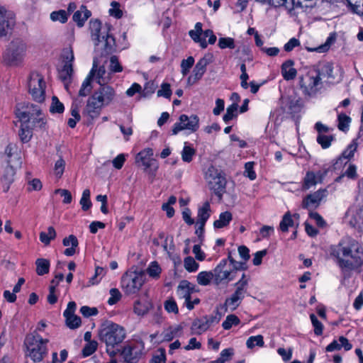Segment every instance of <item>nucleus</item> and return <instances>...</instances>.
<instances>
[{
  "mask_svg": "<svg viewBox=\"0 0 363 363\" xmlns=\"http://www.w3.org/2000/svg\"><path fill=\"white\" fill-rule=\"evenodd\" d=\"M331 255L336 258L337 265L343 272L357 269L363 264V246L350 237L343 238L333 246Z\"/></svg>",
  "mask_w": 363,
  "mask_h": 363,
  "instance_id": "obj_1",
  "label": "nucleus"
},
{
  "mask_svg": "<svg viewBox=\"0 0 363 363\" xmlns=\"http://www.w3.org/2000/svg\"><path fill=\"white\" fill-rule=\"evenodd\" d=\"M112 26L109 23L102 25L99 19L89 21L91 38L95 45V51L101 56L109 55L116 50L114 37L111 33Z\"/></svg>",
  "mask_w": 363,
  "mask_h": 363,
  "instance_id": "obj_2",
  "label": "nucleus"
},
{
  "mask_svg": "<svg viewBox=\"0 0 363 363\" xmlns=\"http://www.w3.org/2000/svg\"><path fill=\"white\" fill-rule=\"evenodd\" d=\"M116 91L107 84L100 85L89 98L84 114L93 120L99 116L102 107L108 106L114 99Z\"/></svg>",
  "mask_w": 363,
  "mask_h": 363,
  "instance_id": "obj_3",
  "label": "nucleus"
},
{
  "mask_svg": "<svg viewBox=\"0 0 363 363\" xmlns=\"http://www.w3.org/2000/svg\"><path fill=\"white\" fill-rule=\"evenodd\" d=\"M43 104L26 103L18 104L16 108V116L21 121H26L33 124L34 127L45 129L46 118L43 113Z\"/></svg>",
  "mask_w": 363,
  "mask_h": 363,
  "instance_id": "obj_4",
  "label": "nucleus"
},
{
  "mask_svg": "<svg viewBox=\"0 0 363 363\" xmlns=\"http://www.w3.org/2000/svg\"><path fill=\"white\" fill-rule=\"evenodd\" d=\"M125 329L113 322H106L99 330V340L106 346H117L125 338Z\"/></svg>",
  "mask_w": 363,
  "mask_h": 363,
  "instance_id": "obj_5",
  "label": "nucleus"
},
{
  "mask_svg": "<svg viewBox=\"0 0 363 363\" xmlns=\"http://www.w3.org/2000/svg\"><path fill=\"white\" fill-rule=\"evenodd\" d=\"M27 51L26 43L21 38H14L8 45L4 60L10 66H17L24 60Z\"/></svg>",
  "mask_w": 363,
  "mask_h": 363,
  "instance_id": "obj_6",
  "label": "nucleus"
},
{
  "mask_svg": "<svg viewBox=\"0 0 363 363\" xmlns=\"http://www.w3.org/2000/svg\"><path fill=\"white\" fill-rule=\"evenodd\" d=\"M93 80H96L99 85L107 84L110 80V77L106 75L104 66L98 67L96 60H94L93 67L81 86L79 91V96H86L89 94L92 89L91 82Z\"/></svg>",
  "mask_w": 363,
  "mask_h": 363,
  "instance_id": "obj_7",
  "label": "nucleus"
},
{
  "mask_svg": "<svg viewBox=\"0 0 363 363\" xmlns=\"http://www.w3.org/2000/svg\"><path fill=\"white\" fill-rule=\"evenodd\" d=\"M48 342V339H43L40 335L34 333L26 336L24 343L29 352L30 357L34 362H39L43 360L47 353Z\"/></svg>",
  "mask_w": 363,
  "mask_h": 363,
  "instance_id": "obj_8",
  "label": "nucleus"
},
{
  "mask_svg": "<svg viewBox=\"0 0 363 363\" xmlns=\"http://www.w3.org/2000/svg\"><path fill=\"white\" fill-rule=\"evenodd\" d=\"M145 281L144 272L128 271L121 277V287L125 294H135L140 290Z\"/></svg>",
  "mask_w": 363,
  "mask_h": 363,
  "instance_id": "obj_9",
  "label": "nucleus"
},
{
  "mask_svg": "<svg viewBox=\"0 0 363 363\" xmlns=\"http://www.w3.org/2000/svg\"><path fill=\"white\" fill-rule=\"evenodd\" d=\"M46 84L43 77L37 72H32L28 79V89L35 102L43 104L45 100Z\"/></svg>",
  "mask_w": 363,
  "mask_h": 363,
  "instance_id": "obj_10",
  "label": "nucleus"
},
{
  "mask_svg": "<svg viewBox=\"0 0 363 363\" xmlns=\"http://www.w3.org/2000/svg\"><path fill=\"white\" fill-rule=\"evenodd\" d=\"M299 83L306 94L313 96L320 88L321 79L313 68L311 67L308 69L305 76L300 77Z\"/></svg>",
  "mask_w": 363,
  "mask_h": 363,
  "instance_id": "obj_11",
  "label": "nucleus"
},
{
  "mask_svg": "<svg viewBox=\"0 0 363 363\" xmlns=\"http://www.w3.org/2000/svg\"><path fill=\"white\" fill-rule=\"evenodd\" d=\"M208 185L214 194L220 199H222L223 194L225 191L226 179L225 174L220 170L214 168L208 169Z\"/></svg>",
  "mask_w": 363,
  "mask_h": 363,
  "instance_id": "obj_12",
  "label": "nucleus"
},
{
  "mask_svg": "<svg viewBox=\"0 0 363 363\" xmlns=\"http://www.w3.org/2000/svg\"><path fill=\"white\" fill-rule=\"evenodd\" d=\"M199 118L196 115L188 116L186 114H182L179 118V122L174 123L172 128V134L177 135L179 132L188 130L191 132H196L199 128Z\"/></svg>",
  "mask_w": 363,
  "mask_h": 363,
  "instance_id": "obj_13",
  "label": "nucleus"
},
{
  "mask_svg": "<svg viewBox=\"0 0 363 363\" xmlns=\"http://www.w3.org/2000/svg\"><path fill=\"white\" fill-rule=\"evenodd\" d=\"M143 350L144 342L140 340L136 343L124 346L121 354L126 363H135L142 354Z\"/></svg>",
  "mask_w": 363,
  "mask_h": 363,
  "instance_id": "obj_14",
  "label": "nucleus"
},
{
  "mask_svg": "<svg viewBox=\"0 0 363 363\" xmlns=\"http://www.w3.org/2000/svg\"><path fill=\"white\" fill-rule=\"evenodd\" d=\"M227 259H222L213 271L214 282L216 285L228 283L232 281L234 277L233 270L226 269Z\"/></svg>",
  "mask_w": 363,
  "mask_h": 363,
  "instance_id": "obj_15",
  "label": "nucleus"
},
{
  "mask_svg": "<svg viewBox=\"0 0 363 363\" xmlns=\"http://www.w3.org/2000/svg\"><path fill=\"white\" fill-rule=\"evenodd\" d=\"M153 154L152 148H145L137 154L135 162L141 164L145 167V170L150 169L151 171L156 172L158 169V165L156 160L152 158Z\"/></svg>",
  "mask_w": 363,
  "mask_h": 363,
  "instance_id": "obj_16",
  "label": "nucleus"
},
{
  "mask_svg": "<svg viewBox=\"0 0 363 363\" xmlns=\"http://www.w3.org/2000/svg\"><path fill=\"white\" fill-rule=\"evenodd\" d=\"M213 55L211 53L206 54L201 58L193 70V75L188 78L189 83H195L199 80L206 71V67L213 62Z\"/></svg>",
  "mask_w": 363,
  "mask_h": 363,
  "instance_id": "obj_17",
  "label": "nucleus"
},
{
  "mask_svg": "<svg viewBox=\"0 0 363 363\" xmlns=\"http://www.w3.org/2000/svg\"><path fill=\"white\" fill-rule=\"evenodd\" d=\"M14 25L13 13L4 7H0V38L6 36Z\"/></svg>",
  "mask_w": 363,
  "mask_h": 363,
  "instance_id": "obj_18",
  "label": "nucleus"
},
{
  "mask_svg": "<svg viewBox=\"0 0 363 363\" xmlns=\"http://www.w3.org/2000/svg\"><path fill=\"white\" fill-rule=\"evenodd\" d=\"M325 190L319 189L318 191L307 195L302 201V208L308 210L316 208L320 203L321 200L325 196Z\"/></svg>",
  "mask_w": 363,
  "mask_h": 363,
  "instance_id": "obj_19",
  "label": "nucleus"
},
{
  "mask_svg": "<svg viewBox=\"0 0 363 363\" xmlns=\"http://www.w3.org/2000/svg\"><path fill=\"white\" fill-rule=\"evenodd\" d=\"M4 155L9 166H19L21 164V157L16 144L9 143L5 148Z\"/></svg>",
  "mask_w": 363,
  "mask_h": 363,
  "instance_id": "obj_20",
  "label": "nucleus"
},
{
  "mask_svg": "<svg viewBox=\"0 0 363 363\" xmlns=\"http://www.w3.org/2000/svg\"><path fill=\"white\" fill-rule=\"evenodd\" d=\"M195 287L194 284L187 280H182L179 282L177 293L179 298L184 299V304H185L189 298H191V295L196 291Z\"/></svg>",
  "mask_w": 363,
  "mask_h": 363,
  "instance_id": "obj_21",
  "label": "nucleus"
},
{
  "mask_svg": "<svg viewBox=\"0 0 363 363\" xmlns=\"http://www.w3.org/2000/svg\"><path fill=\"white\" fill-rule=\"evenodd\" d=\"M316 74L322 79L323 77L334 79L333 76V66L331 63L328 62H318L312 66Z\"/></svg>",
  "mask_w": 363,
  "mask_h": 363,
  "instance_id": "obj_22",
  "label": "nucleus"
},
{
  "mask_svg": "<svg viewBox=\"0 0 363 363\" xmlns=\"http://www.w3.org/2000/svg\"><path fill=\"white\" fill-rule=\"evenodd\" d=\"M244 297L245 294L235 291L230 297L225 299L221 308H224L225 311H227L228 308L233 311L240 306Z\"/></svg>",
  "mask_w": 363,
  "mask_h": 363,
  "instance_id": "obj_23",
  "label": "nucleus"
},
{
  "mask_svg": "<svg viewBox=\"0 0 363 363\" xmlns=\"http://www.w3.org/2000/svg\"><path fill=\"white\" fill-rule=\"evenodd\" d=\"M323 174L321 172L314 173L313 172H308L304 177L302 186L303 190H308L311 187L315 186L318 182L322 181Z\"/></svg>",
  "mask_w": 363,
  "mask_h": 363,
  "instance_id": "obj_24",
  "label": "nucleus"
},
{
  "mask_svg": "<svg viewBox=\"0 0 363 363\" xmlns=\"http://www.w3.org/2000/svg\"><path fill=\"white\" fill-rule=\"evenodd\" d=\"M35 128H38L34 127L33 124L26 121H21V127L18 132L21 141L23 143L29 142L33 137V130Z\"/></svg>",
  "mask_w": 363,
  "mask_h": 363,
  "instance_id": "obj_25",
  "label": "nucleus"
},
{
  "mask_svg": "<svg viewBox=\"0 0 363 363\" xmlns=\"http://www.w3.org/2000/svg\"><path fill=\"white\" fill-rule=\"evenodd\" d=\"M91 16V13L87 9L86 6L82 5L79 10L74 12L73 15V21L76 22L78 27L84 26L85 21Z\"/></svg>",
  "mask_w": 363,
  "mask_h": 363,
  "instance_id": "obj_26",
  "label": "nucleus"
},
{
  "mask_svg": "<svg viewBox=\"0 0 363 363\" xmlns=\"http://www.w3.org/2000/svg\"><path fill=\"white\" fill-rule=\"evenodd\" d=\"M62 244L64 246L68 247L65 250L64 255L70 257L76 253V248L79 245V242L75 235H70L63 239Z\"/></svg>",
  "mask_w": 363,
  "mask_h": 363,
  "instance_id": "obj_27",
  "label": "nucleus"
},
{
  "mask_svg": "<svg viewBox=\"0 0 363 363\" xmlns=\"http://www.w3.org/2000/svg\"><path fill=\"white\" fill-rule=\"evenodd\" d=\"M15 174L14 167L7 166L5 169L4 174L0 180L2 185L4 192H7L10 188V185L13 182Z\"/></svg>",
  "mask_w": 363,
  "mask_h": 363,
  "instance_id": "obj_28",
  "label": "nucleus"
},
{
  "mask_svg": "<svg viewBox=\"0 0 363 363\" xmlns=\"http://www.w3.org/2000/svg\"><path fill=\"white\" fill-rule=\"evenodd\" d=\"M294 62L291 60L285 61L281 65V74L285 80L294 79L297 74V71L293 67Z\"/></svg>",
  "mask_w": 363,
  "mask_h": 363,
  "instance_id": "obj_29",
  "label": "nucleus"
},
{
  "mask_svg": "<svg viewBox=\"0 0 363 363\" xmlns=\"http://www.w3.org/2000/svg\"><path fill=\"white\" fill-rule=\"evenodd\" d=\"M209 325L208 323V320L205 316L196 319L191 325L192 331L197 335H201L203 333L206 332L208 330Z\"/></svg>",
  "mask_w": 363,
  "mask_h": 363,
  "instance_id": "obj_30",
  "label": "nucleus"
},
{
  "mask_svg": "<svg viewBox=\"0 0 363 363\" xmlns=\"http://www.w3.org/2000/svg\"><path fill=\"white\" fill-rule=\"evenodd\" d=\"M210 203L208 202H205L202 207L199 208L198 210L197 224L205 225L206 222L210 217Z\"/></svg>",
  "mask_w": 363,
  "mask_h": 363,
  "instance_id": "obj_31",
  "label": "nucleus"
},
{
  "mask_svg": "<svg viewBox=\"0 0 363 363\" xmlns=\"http://www.w3.org/2000/svg\"><path fill=\"white\" fill-rule=\"evenodd\" d=\"M233 219L232 213L230 211H225L219 215L218 220L213 223L215 228H222L226 227Z\"/></svg>",
  "mask_w": 363,
  "mask_h": 363,
  "instance_id": "obj_32",
  "label": "nucleus"
},
{
  "mask_svg": "<svg viewBox=\"0 0 363 363\" xmlns=\"http://www.w3.org/2000/svg\"><path fill=\"white\" fill-rule=\"evenodd\" d=\"M152 306V303L149 301H145L144 302L137 301L134 305V312L138 315H144Z\"/></svg>",
  "mask_w": 363,
  "mask_h": 363,
  "instance_id": "obj_33",
  "label": "nucleus"
},
{
  "mask_svg": "<svg viewBox=\"0 0 363 363\" xmlns=\"http://www.w3.org/2000/svg\"><path fill=\"white\" fill-rule=\"evenodd\" d=\"M35 264H36V273L38 275L43 276L49 272L50 262L48 259H43V258L37 259L35 261Z\"/></svg>",
  "mask_w": 363,
  "mask_h": 363,
  "instance_id": "obj_34",
  "label": "nucleus"
},
{
  "mask_svg": "<svg viewBox=\"0 0 363 363\" xmlns=\"http://www.w3.org/2000/svg\"><path fill=\"white\" fill-rule=\"evenodd\" d=\"M57 236L55 228L52 226L48 227V233L41 232L39 238L40 240L45 245H48L52 240H54Z\"/></svg>",
  "mask_w": 363,
  "mask_h": 363,
  "instance_id": "obj_35",
  "label": "nucleus"
},
{
  "mask_svg": "<svg viewBox=\"0 0 363 363\" xmlns=\"http://www.w3.org/2000/svg\"><path fill=\"white\" fill-rule=\"evenodd\" d=\"M357 146L358 144L356 140H352V142L347 146V149L345 150L340 156V160H347L349 161L352 157H353L354 152L357 151Z\"/></svg>",
  "mask_w": 363,
  "mask_h": 363,
  "instance_id": "obj_36",
  "label": "nucleus"
},
{
  "mask_svg": "<svg viewBox=\"0 0 363 363\" xmlns=\"http://www.w3.org/2000/svg\"><path fill=\"white\" fill-rule=\"evenodd\" d=\"M337 128L340 130L347 132L349 130L351 118L345 113H340L337 116Z\"/></svg>",
  "mask_w": 363,
  "mask_h": 363,
  "instance_id": "obj_37",
  "label": "nucleus"
},
{
  "mask_svg": "<svg viewBox=\"0 0 363 363\" xmlns=\"http://www.w3.org/2000/svg\"><path fill=\"white\" fill-rule=\"evenodd\" d=\"M214 280L213 272H201L197 275V282L201 286L208 285L211 280Z\"/></svg>",
  "mask_w": 363,
  "mask_h": 363,
  "instance_id": "obj_38",
  "label": "nucleus"
},
{
  "mask_svg": "<svg viewBox=\"0 0 363 363\" xmlns=\"http://www.w3.org/2000/svg\"><path fill=\"white\" fill-rule=\"evenodd\" d=\"M240 323L239 318L234 315H228L225 320L222 323V327L224 330H230L233 325L236 326Z\"/></svg>",
  "mask_w": 363,
  "mask_h": 363,
  "instance_id": "obj_39",
  "label": "nucleus"
},
{
  "mask_svg": "<svg viewBox=\"0 0 363 363\" xmlns=\"http://www.w3.org/2000/svg\"><path fill=\"white\" fill-rule=\"evenodd\" d=\"M73 72L72 65H64L59 71V77L65 83L69 82Z\"/></svg>",
  "mask_w": 363,
  "mask_h": 363,
  "instance_id": "obj_40",
  "label": "nucleus"
},
{
  "mask_svg": "<svg viewBox=\"0 0 363 363\" xmlns=\"http://www.w3.org/2000/svg\"><path fill=\"white\" fill-rule=\"evenodd\" d=\"M352 11L359 16L363 15V0H346Z\"/></svg>",
  "mask_w": 363,
  "mask_h": 363,
  "instance_id": "obj_41",
  "label": "nucleus"
},
{
  "mask_svg": "<svg viewBox=\"0 0 363 363\" xmlns=\"http://www.w3.org/2000/svg\"><path fill=\"white\" fill-rule=\"evenodd\" d=\"M294 220L291 218L290 212H286L282 218L279 223V228L282 232H287L289 228L293 226Z\"/></svg>",
  "mask_w": 363,
  "mask_h": 363,
  "instance_id": "obj_42",
  "label": "nucleus"
},
{
  "mask_svg": "<svg viewBox=\"0 0 363 363\" xmlns=\"http://www.w3.org/2000/svg\"><path fill=\"white\" fill-rule=\"evenodd\" d=\"M293 9L313 8L316 4V0H291Z\"/></svg>",
  "mask_w": 363,
  "mask_h": 363,
  "instance_id": "obj_43",
  "label": "nucleus"
},
{
  "mask_svg": "<svg viewBox=\"0 0 363 363\" xmlns=\"http://www.w3.org/2000/svg\"><path fill=\"white\" fill-rule=\"evenodd\" d=\"M238 104L233 103L229 106L226 109V113L224 114L223 119L225 123H228L234 117L237 116Z\"/></svg>",
  "mask_w": 363,
  "mask_h": 363,
  "instance_id": "obj_44",
  "label": "nucleus"
},
{
  "mask_svg": "<svg viewBox=\"0 0 363 363\" xmlns=\"http://www.w3.org/2000/svg\"><path fill=\"white\" fill-rule=\"evenodd\" d=\"M90 191L89 189H86L83 191L82 198L80 199V204L82 205V208L83 211H87L89 210L92 203L90 200Z\"/></svg>",
  "mask_w": 363,
  "mask_h": 363,
  "instance_id": "obj_45",
  "label": "nucleus"
},
{
  "mask_svg": "<svg viewBox=\"0 0 363 363\" xmlns=\"http://www.w3.org/2000/svg\"><path fill=\"white\" fill-rule=\"evenodd\" d=\"M68 15L69 14L65 10L52 11L50 13V19L52 21H59L62 23H65L68 19Z\"/></svg>",
  "mask_w": 363,
  "mask_h": 363,
  "instance_id": "obj_46",
  "label": "nucleus"
},
{
  "mask_svg": "<svg viewBox=\"0 0 363 363\" xmlns=\"http://www.w3.org/2000/svg\"><path fill=\"white\" fill-rule=\"evenodd\" d=\"M65 110L62 103H61L58 98L55 96L52 97V103L50 107V111L52 113H62Z\"/></svg>",
  "mask_w": 363,
  "mask_h": 363,
  "instance_id": "obj_47",
  "label": "nucleus"
},
{
  "mask_svg": "<svg viewBox=\"0 0 363 363\" xmlns=\"http://www.w3.org/2000/svg\"><path fill=\"white\" fill-rule=\"evenodd\" d=\"M189 34L194 42L199 43L202 48H206L207 47V42L206 39H204L203 37H201L203 33H199L194 30H191L189 32Z\"/></svg>",
  "mask_w": 363,
  "mask_h": 363,
  "instance_id": "obj_48",
  "label": "nucleus"
},
{
  "mask_svg": "<svg viewBox=\"0 0 363 363\" xmlns=\"http://www.w3.org/2000/svg\"><path fill=\"white\" fill-rule=\"evenodd\" d=\"M263 337L261 335L251 336L247 340L246 345L248 348H253L255 346L262 347L264 345Z\"/></svg>",
  "mask_w": 363,
  "mask_h": 363,
  "instance_id": "obj_49",
  "label": "nucleus"
},
{
  "mask_svg": "<svg viewBox=\"0 0 363 363\" xmlns=\"http://www.w3.org/2000/svg\"><path fill=\"white\" fill-rule=\"evenodd\" d=\"M184 266L189 272H196L199 269V264L192 257H186L184 260Z\"/></svg>",
  "mask_w": 363,
  "mask_h": 363,
  "instance_id": "obj_50",
  "label": "nucleus"
},
{
  "mask_svg": "<svg viewBox=\"0 0 363 363\" xmlns=\"http://www.w3.org/2000/svg\"><path fill=\"white\" fill-rule=\"evenodd\" d=\"M333 140L334 137L333 135L318 134L317 137L318 143L320 144L323 149L329 147Z\"/></svg>",
  "mask_w": 363,
  "mask_h": 363,
  "instance_id": "obj_51",
  "label": "nucleus"
},
{
  "mask_svg": "<svg viewBox=\"0 0 363 363\" xmlns=\"http://www.w3.org/2000/svg\"><path fill=\"white\" fill-rule=\"evenodd\" d=\"M195 155V150L190 146L184 145L182 152V160L185 162H190Z\"/></svg>",
  "mask_w": 363,
  "mask_h": 363,
  "instance_id": "obj_52",
  "label": "nucleus"
},
{
  "mask_svg": "<svg viewBox=\"0 0 363 363\" xmlns=\"http://www.w3.org/2000/svg\"><path fill=\"white\" fill-rule=\"evenodd\" d=\"M194 64V59L193 57L190 56L187 59H184L181 62V69H182V74L183 76H186L189 72V69L191 68V67Z\"/></svg>",
  "mask_w": 363,
  "mask_h": 363,
  "instance_id": "obj_53",
  "label": "nucleus"
},
{
  "mask_svg": "<svg viewBox=\"0 0 363 363\" xmlns=\"http://www.w3.org/2000/svg\"><path fill=\"white\" fill-rule=\"evenodd\" d=\"M98 342L95 340L92 342H87L83 350L82 354L84 357H89L97 349Z\"/></svg>",
  "mask_w": 363,
  "mask_h": 363,
  "instance_id": "obj_54",
  "label": "nucleus"
},
{
  "mask_svg": "<svg viewBox=\"0 0 363 363\" xmlns=\"http://www.w3.org/2000/svg\"><path fill=\"white\" fill-rule=\"evenodd\" d=\"M106 270L100 267H96L95 269L94 275L90 278L89 283L92 285L98 284L102 277L105 275Z\"/></svg>",
  "mask_w": 363,
  "mask_h": 363,
  "instance_id": "obj_55",
  "label": "nucleus"
},
{
  "mask_svg": "<svg viewBox=\"0 0 363 363\" xmlns=\"http://www.w3.org/2000/svg\"><path fill=\"white\" fill-rule=\"evenodd\" d=\"M65 318L67 325L71 329L77 328L81 325L82 321L80 317L76 315L75 314L69 315Z\"/></svg>",
  "mask_w": 363,
  "mask_h": 363,
  "instance_id": "obj_56",
  "label": "nucleus"
},
{
  "mask_svg": "<svg viewBox=\"0 0 363 363\" xmlns=\"http://www.w3.org/2000/svg\"><path fill=\"white\" fill-rule=\"evenodd\" d=\"M218 45L220 49H234L235 48V40L232 38H220Z\"/></svg>",
  "mask_w": 363,
  "mask_h": 363,
  "instance_id": "obj_57",
  "label": "nucleus"
},
{
  "mask_svg": "<svg viewBox=\"0 0 363 363\" xmlns=\"http://www.w3.org/2000/svg\"><path fill=\"white\" fill-rule=\"evenodd\" d=\"M111 8L109 9V14L116 18H121L123 16V11L120 9V4L117 1H112L111 3Z\"/></svg>",
  "mask_w": 363,
  "mask_h": 363,
  "instance_id": "obj_58",
  "label": "nucleus"
},
{
  "mask_svg": "<svg viewBox=\"0 0 363 363\" xmlns=\"http://www.w3.org/2000/svg\"><path fill=\"white\" fill-rule=\"evenodd\" d=\"M267 1L274 7L284 6L289 11L293 9L291 0H267Z\"/></svg>",
  "mask_w": 363,
  "mask_h": 363,
  "instance_id": "obj_59",
  "label": "nucleus"
},
{
  "mask_svg": "<svg viewBox=\"0 0 363 363\" xmlns=\"http://www.w3.org/2000/svg\"><path fill=\"white\" fill-rule=\"evenodd\" d=\"M65 167V161L60 157L55 164V174L57 178H60L63 174L64 170Z\"/></svg>",
  "mask_w": 363,
  "mask_h": 363,
  "instance_id": "obj_60",
  "label": "nucleus"
},
{
  "mask_svg": "<svg viewBox=\"0 0 363 363\" xmlns=\"http://www.w3.org/2000/svg\"><path fill=\"white\" fill-rule=\"evenodd\" d=\"M63 60L65 65H72L74 60V52L71 47L67 48L63 50Z\"/></svg>",
  "mask_w": 363,
  "mask_h": 363,
  "instance_id": "obj_61",
  "label": "nucleus"
},
{
  "mask_svg": "<svg viewBox=\"0 0 363 363\" xmlns=\"http://www.w3.org/2000/svg\"><path fill=\"white\" fill-rule=\"evenodd\" d=\"M109 69L112 72H121L123 70V67L119 63L118 57L115 55L111 56L110 58Z\"/></svg>",
  "mask_w": 363,
  "mask_h": 363,
  "instance_id": "obj_62",
  "label": "nucleus"
},
{
  "mask_svg": "<svg viewBox=\"0 0 363 363\" xmlns=\"http://www.w3.org/2000/svg\"><path fill=\"white\" fill-rule=\"evenodd\" d=\"M147 273L152 277H157L161 273V268L156 262L150 263V266L147 269Z\"/></svg>",
  "mask_w": 363,
  "mask_h": 363,
  "instance_id": "obj_63",
  "label": "nucleus"
},
{
  "mask_svg": "<svg viewBox=\"0 0 363 363\" xmlns=\"http://www.w3.org/2000/svg\"><path fill=\"white\" fill-rule=\"evenodd\" d=\"M164 309L168 313H174L175 314L178 313L179 310L177 307V304L176 301L172 298H169L167 301H165L164 303Z\"/></svg>",
  "mask_w": 363,
  "mask_h": 363,
  "instance_id": "obj_64",
  "label": "nucleus"
}]
</instances>
